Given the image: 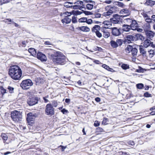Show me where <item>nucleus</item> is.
<instances>
[{"mask_svg": "<svg viewBox=\"0 0 155 155\" xmlns=\"http://www.w3.org/2000/svg\"><path fill=\"white\" fill-rule=\"evenodd\" d=\"M61 112L64 114H65L66 113H67L68 112V110H66L65 109H63L62 110H61Z\"/></svg>", "mask_w": 155, "mask_h": 155, "instance_id": "603ef678", "label": "nucleus"}, {"mask_svg": "<svg viewBox=\"0 0 155 155\" xmlns=\"http://www.w3.org/2000/svg\"><path fill=\"white\" fill-rule=\"evenodd\" d=\"M133 20L130 18H127L125 19V21L127 23H131L132 21Z\"/></svg>", "mask_w": 155, "mask_h": 155, "instance_id": "a18cd8bd", "label": "nucleus"}, {"mask_svg": "<svg viewBox=\"0 0 155 155\" xmlns=\"http://www.w3.org/2000/svg\"><path fill=\"white\" fill-rule=\"evenodd\" d=\"M38 97L29 98L27 100V103L29 106H33L38 103Z\"/></svg>", "mask_w": 155, "mask_h": 155, "instance_id": "9b49d317", "label": "nucleus"}, {"mask_svg": "<svg viewBox=\"0 0 155 155\" xmlns=\"http://www.w3.org/2000/svg\"><path fill=\"white\" fill-rule=\"evenodd\" d=\"M145 70L140 67H139L138 69L136 70L137 72L139 73L143 72Z\"/></svg>", "mask_w": 155, "mask_h": 155, "instance_id": "c9c22d12", "label": "nucleus"}, {"mask_svg": "<svg viewBox=\"0 0 155 155\" xmlns=\"http://www.w3.org/2000/svg\"><path fill=\"white\" fill-rule=\"evenodd\" d=\"M143 86V84L140 83L137 84V88L141 89H142Z\"/></svg>", "mask_w": 155, "mask_h": 155, "instance_id": "a19ab883", "label": "nucleus"}, {"mask_svg": "<svg viewBox=\"0 0 155 155\" xmlns=\"http://www.w3.org/2000/svg\"><path fill=\"white\" fill-rule=\"evenodd\" d=\"M28 51L34 57L36 56V51L35 49L30 48L28 49Z\"/></svg>", "mask_w": 155, "mask_h": 155, "instance_id": "5701e85b", "label": "nucleus"}, {"mask_svg": "<svg viewBox=\"0 0 155 155\" xmlns=\"http://www.w3.org/2000/svg\"><path fill=\"white\" fill-rule=\"evenodd\" d=\"M45 113L48 116H52L54 114V109L51 104H48L46 106Z\"/></svg>", "mask_w": 155, "mask_h": 155, "instance_id": "0eeeda50", "label": "nucleus"}, {"mask_svg": "<svg viewBox=\"0 0 155 155\" xmlns=\"http://www.w3.org/2000/svg\"><path fill=\"white\" fill-rule=\"evenodd\" d=\"M34 115L31 113H29L27 114V120L28 123H30V121H33L34 119Z\"/></svg>", "mask_w": 155, "mask_h": 155, "instance_id": "6ab92c4d", "label": "nucleus"}, {"mask_svg": "<svg viewBox=\"0 0 155 155\" xmlns=\"http://www.w3.org/2000/svg\"><path fill=\"white\" fill-rule=\"evenodd\" d=\"M83 2L80 1H78L74 3V4H76V5H77L78 6H79L80 7L81 5H83Z\"/></svg>", "mask_w": 155, "mask_h": 155, "instance_id": "ea45409f", "label": "nucleus"}, {"mask_svg": "<svg viewBox=\"0 0 155 155\" xmlns=\"http://www.w3.org/2000/svg\"><path fill=\"white\" fill-rule=\"evenodd\" d=\"M70 100L69 99H66L65 100V102L67 103H68L70 102Z\"/></svg>", "mask_w": 155, "mask_h": 155, "instance_id": "338daca9", "label": "nucleus"}, {"mask_svg": "<svg viewBox=\"0 0 155 155\" xmlns=\"http://www.w3.org/2000/svg\"><path fill=\"white\" fill-rule=\"evenodd\" d=\"M145 33L148 38L150 39L154 37L155 34V33L152 31H146Z\"/></svg>", "mask_w": 155, "mask_h": 155, "instance_id": "f3484780", "label": "nucleus"}, {"mask_svg": "<svg viewBox=\"0 0 155 155\" xmlns=\"http://www.w3.org/2000/svg\"><path fill=\"white\" fill-rule=\"evenodd\" d=\"M43 99L44 101L45 102V103H47L49 101L46 98V97H43Z\"/></svg>", "mask_w": 155, "mask_h": 155, "instance_id": "bf43d9fd", "label": "nucleus"}, {"mask_svg": "<svg viewBox=\"0 0 155 155\" xmlns=\"http://www.w3.org/2000/svg\"><path fill=\"white\" fill-rule=\"evenodd\" d=\"M53 107H56L58 105V104L57 101H56L54 100L52 101V104Z\"/></svg>", "mask_w": 155, "mask_h": 155, "instance_id": "4c0bfd02", "label": "nucleus"}, {"mask_svg": "<svg viewBox=\"0 0 155 155\" xmlns=\"http://www.w3.org/2000/svg\"><path fill=\"white\" fill-rule=\"evenodd\" d=\"M139 47V50L140 53L143 55H146L147 51H145L143 46L142 45H140Z\"/></svg>", "mask_w": 155, "mask_h": 155, "instance_id": "a878e982", "label": "nucleus"}, {"mask_svg": "<svg viewBox=\"0 0 155 155\" xmlns=\"http://www.w3.org/2000/svg\"><path fill=\"white\" fill-rule=\"evenodd\" d=\"M96 131L97 132H103V129L101 127H98L97 128Z\"/></svg>", "mask_w": 155, "mask_h": 155, "instance_id": "de8ad7c7", "label": "nucleus"}, {"mask_svg": "<svg viewBox=\"0 0 155 155\" xmlns=\"http://www.w3.org/2000/svg\"><path fill=\"white\" fill-rule=\"evenodd\" d=\"M37 58L41 61H46L47 58L45 55L41 52H38L37 55Z\"/></svg>", "mask_w": 155, "mask_h": 155, "instance_id": "4468645a", "label": "nucleus"}, {"mask_svg": "<svg viewBox=\"0 0 155 155\" xmlns=\"http://www.w3.org/2000/svg\"><path fill=\"white\" fill-rule=\"evenodd\" d=\"M94 62L97 64H99L101 63L100 62L97 60H94Z\"/></svg>", "mask_w": 155, "mask_h": 155, "instance_id": "4d7b16f0", "label": "nucleus"}, {"mask_svg": "<svg viewBox=\"0 0 155 155\" xmlns=\"http://www.w3.org/2000/svg\"><path fill=\"white\" fill-rule=\"evenodd\" d=\"M78 21L81 23L86 22L88 24H91L92 23L93 21L91 19H87L86 18L83 17L79 19Z\"/></svg>", "mask_w": 155, "mask_h": 155, "instance_id": "dca6fc26", "label": "nucleus"}, {"mask_svg": "<svg viewBox=\"0 0 155 155\" xmlns=\"http://www.w3.org/2000/svg\"><path fill=\"white\" fill-rule=\"evenodd\" d=\"M73 3L69 2H66L64 4V6L67 8H71L73 6Z\"/></svg>", "mask_w": 155, "mask_h": 155, "instance_id": "7c9ffc66", "label": "nucleus"}, {"mask_svg": "<svg viewBox=\"0 0 155 155\" xmlns=\"http://www.w3.org/2000/svg\"><path fill=\"white\" fill-rule=\"evenodd\" d=\"M131 29V28L130 25L124 24L122 26V30L126 32H128Z\"/></svg>", "mask_w": 155, "mask_h": 155, "instance_id": "aec40b11", "label": "nucleus"}, {"mask_svg": "<svg viewBox=\"0 0 155 155\" xmlns=\"http://www.w3.org/2000/svg\"><path fill=\"white\" fill-rule=\"evenodd\" d=\"M95 4L96 3L94 1L89 0L86 5V7H85V8L88 10H91L93 8L94 6L95 5Z\"/></svg>", "mask_w": 155, "mask_h": 155, "instance_id": "ddd939ff", "label": "nucleus"}, {"mask_svg": "<svg viewBox=\"0 0 155 155\" xmlns=\"http://www.w3.org/2000/svg\"><path fill=\"white\" fill-rule=\"evenodd\" d=\"M1 136L2 139L5 140H7L8 139V137L7 135L5 133H2Z\"/></svg>", "mask_w": 155, "mask_h": 155, "instance_id": "2f4dec72", "label": "nucleus"}, {"mask_svg": "<svg viewBox=\"0 0 155 155\" xmlns=\"http://www.w3.org/2000/svg\"><path fill=\"white\" fill-rule=\"evenodd\" d=\"M95 17L96 18H99L101 16V15L99 13H96L95 15Z\"/></svg>", "mask_w": 155, "mask_h": 155, "instance_id": "6e6d98bb", "label": "nucleus"}, {"mask_svg": "<svg viewBox=\"0 0 155 155\" xmlns=\"http://www.w3.org/2000/svg\"><path fill=\"white\" fill-rule=\"evenodd\" d=\"M45 53L48 55L50 58H54L58 54L59 51H55L51 49L48 48L45 50Z\"/></svg>", "mask_w": 155, "mask_h": 155, "instance_id": "6e6552de", "label": "nucleus"}, {"mask_svg": "<svg viewBox=\"0 0 155 155\" xmlns=\"http://www.w3.org/2000/svg\"><path fill=\"white\" fill-rule=\"evenodd\" d=\"M68 60L65 56L60 52H58L56 56L52 59L55 64L61 65L65 64Z\"/></svg>", "mask_w": 155, "mask_h": 155, "instance_id": "f03ea898", "label": "nucleus"}, {"mask_svg": "<svg viewBox=\"0 0 155 155\" xmlns=\"http://www.w3.org/2000/svg\"><path fill=\"white\" fill-rule=\"evenodd\" d=\"M105 8L107 11L106 12H104L103 13V15L107 17L115 12L116 11V8L114 7L107 6Z\"/></svg>", "mask_w": 155, "mask_h": 155, "instance_id": "423d86ee", "label": "nucleus"}, {"mask_svg": "<svg viewBox=\"0 0 155 155\" xmlns=\"http://www.w3.org/2000/svg\"><path fill=\"white\" fill-rule=\"evenodd\" d=\"M7 88L10 93H12L14 92V88L13 87L8 86Z\"/></svg>", "mask_w": 155, "mask_h": 155, "instance_id": "58836bf2", "label": "nucleus"}, {"mask_svg": "<svg viewBox=\"0 0 155 155\" xmlns=\"http://www.w3.org/2000/svg\"><path fill=\"white\" fill-rule=\"evenodd\" d=\"M144 96L146 97H149L152 96L151 94H149L148 92H145L144 94Z\"/></svg>", "mask_w": 155, "mask_h": 155, "instance_id": "c03bdc74", "label": "nucleus"}, {"mask_svg": "<svg viewBox=\"0 0 155 155\" xmlns=\"http://www.w3.org/2000/svg\"><path fill=\"white\" fill-rule=\"evenodd\" d=\"M72 7H73V8L74 9H78L79 8H80L79 6H78V5H76V4H75L74 5H73V6Z\"/></svg>", "mask_w": 155, "mask_h": 155, "instance_id": "09e8293b", "label": "nucleus"}, {"mask_svg": "<svg viewBox=\"0 0 155 155\" xmlns=\"http://www.w3.org/2000/svg\"><path fill=\"white\" fill-rule=\"evenodd\" d=\"M96 36L99 38H101L102 36V34L100 31H97L95 33Z\"/></svg>", "mask_w": 155, "mask_h": 155, "instance_id": "79ce46f5", "label": "nucleus"}, {"mask_svg": "<svg viewBox=\"0 0 155 155\" xmlns=\"http://www.w3.org/2000/svg\"><path fill=\"white\" fill-rule=\"evenodd\" d=\"M110 20L111 22L113 24H120L122 21L121 16L117 14L114 15L113 17L110 18Z\"/></svg>", "mask_w": 155, "mask_h": 155, "instance_id": "9d476101", "label": "nucleus"}, {"mask_svg": "<svg viewBox=\"0 0 155 155\" xmlns=\"http://www.w3.org/2000/svg\"><path fill=\"white\" fill-rule=\"evenodd\" d=\"M101 27L99 25H95L92 28V31L93 32L96 33L100 30Z\"/></svg>", "mask_w": 155, "mask_h": 155, "instance_id": "393cba45", "label": "nucleus"}, {"mask_svg": "<svg viewBox=\"0 0 155 155\" xmlns=\"http://www.w3.org/2000/svg\"><path fill=\"white\" fill-rule=\"evenodd\" d=\"M78 30H80L84 32H89L90 31V29L87 26H83L79 27L77 28Z\"/></svg>", "mask_w": 155, "mask_h": 155, "instance_id": "412c9836", "label": "nucleus"}, {"mask_svg": "<svg viewBox=\"0 0 155 155\" xmlns=\"http://www.w3.org/2000/svg\"><path fill=\"white\" fill-rule=\"evenodd\" d=\"M95 100V101L97 102H98L101 101L100 98L98 97H97L96 98Z\"/></svg>", "mask_w": 155, "mask_h": 155, "instance_id": "13d9d810", "label": "nucleus"}, {"mask_svg": "<svg viewBox=\"0 0 155 155\" xmlns=\"http://www.w3.org/2000/svg\"><path fill=\"white\" fill-rule=\"evenodd\" d=\"M33 84L31 80L27 79L23 81L20 84V86L24 90H27Z\"/></svg>", "mask_w": 155, "mask_h": 155, "instance_id": "39448f33", "label": "nucleus"}, {"mask_svg": "<svg viewBox=\"0 0 155 155\" xmlns=\"http://www.w3.org/2000/svg\"><path fill=\"white\" fill-rule=\"evenodd\" d=\"M112 34L115 36H119L121 34V30L120 28H117L116 27H114L111 28Z\"/></svg>", "mask_w": 155, "mask_h": 155, "instance_id": "f8f14e48", "label": "nucleus"}, {"mask_svg": "<svg viewBox=\"0 0 155 155\" xmlns=\"http://www.w3.org/2000/svg\"><path fill=\"white\" fill-rule=\"evenodd\" d=\"M123 43V41L121 39H117L115 41L114 40H111L110 41V45L113 48H116L118 46H120Z\"/></svg>", "mask_w": 155, "mask_h": 155, "instance_id": "1a4fd4ad", "label": "nucleus"}, {"mask_svg": "<svg viewBox=\"0 0 155 155\" xmlns=\"http://www.w3.org/2000/svg\"><path fill=\"white\" fill-rule=\"evenodd\" d=\"M144 47L147 48L148 47H152L153 46V42H151L150 40L146 39L143 42Z\"/></svg>", "mask_w": 155, "mask_h": 155, "instance_id": "2eb2a0df", "label": "nucleus"}, {"mask_svg": "<svg viewBox=\"0 0 155 155\" xmlns=\"http://www.w3.org/2000/svg\"><path fill=\"white\" fill-rule=\"evenodd\" d=\"M0 89L1 90L2 94H4L7 93V90L4 89V88L2 86H1L0 87Z\"/></svg>", "mask_w": 155, "mask_h": 155, "instance_id": "e433bc0d", "label": "nucleus"}, {"mask_svg": "<svg viewBox=\"0 0 155 155\" xmlns=\"http://www.w3.org/2000/svg\"><path fill=\"white\" fill-rule=\"evenodd\" d=\"M103 36L105 38H107L110 36V33L108 32L107 30L103 31Z\"/></svg>", "mask_w": 155, "mask_h": 155, "instance_id": "c756f323", "label": "nucleus"}, {"mask_svg": "<svg viewBox=\"0 0 155 155\" xmlns=\"http://www.w3.org/2000/svg\"><path fill=\"white\" fill-rule=\"evenodd\" d=\"M152 18V19L155 22V15H153L152 16V17H151Z\"/></svg>", "mask_w": 155, "mask_h": 155, "instance_id": "774afa93", "label": "nucleus"}, {"mask_svg": "<svg viewBox=\"0 0 155 155\" xmlns=\"http://www.w3.org/2000/svg\"><path fill=\"white\" fill-rule=\"evenodd\" d=\"M145 4L147 5L152 6L155 4V1L151 0H147L145 2Z\"/></svg>", "mask_w": 155, "mask_h": 155, "instance_id": "bb28decb", "label": "nucleus"}, {"mask_svg": "<svg viewBox=\"0 0 155 155\" xmlns=\"http://www.w3.org/2000/svg\"><path fill=\"white\" fill-rule=\"evenodd\" d=\"M72 22L73 23H75L77 22V21L76 18V17L74 16H73L72 17Z\"/></svg>", "mask_w": 155, "mask_h": 155, "instance_id": "37998d69", "label": "nucleus"}, {"mask_svg": "<svg viewBox=\"0 0 155 155\" xmlns=\"http://www.w3.org/2000/svg\"><path fill=\"white\" fill-rule=\"evenodd\" d=\"M120 13L121 14H124L126 15H130V11L127 9H123L120 11Z\"/></svg>", "mask_w": 155, "mask_h": 155, "instance_id": "c85d7f7f", "label": "nucleus"}, {"mask_svg": "<svg viewBox=\"0 0 155 155\" xmlns=\"http://www.w3.org/2000/svg\"><path fill=\"white\" fill-rule=\"evenodd\" d=\"M108 122V119L106 118H104L102 122V124L104 125H106L108 124L107 122Z\"/></svg>", "mask_w": 155, "mask_h": 155, "instance_id": "72a5a7b5", "label": "nucleus"}, {"mask_svg": "<svg viewBox=\"0 0 155 155\" xmlns=\"http://www.w3.org/2000/svg\"><path fill=\"white\" fill-rule=\"evenodd\" d=\"M127 38L128 41V42H131V41H134L135 40V36L132 35H128L127 36Z\"/></svg>", "mask_w": 155, "mask_h": 155, "instance_id": "cd10ccee", "label": "nucleus"}, {"mask_svg": "<svg viewBox=\"0 0 155 155\" xmlns=\"http://www.w3.org/2000/svg\"><path fill=\"white\" fill-rule=\"evenodd\" d=\"M129 144L130 145L133 146L134 145V141H130L129 142Z\"/></svg>", "mask_w": 155, "mask_h": 155, "instance_id": "052dcab7", "label": "nucleus"}, {"mask_svg": "<svg viewBox=\"0 0 155 155\" xmlns=\"http://www.w3.org/2000/svg\"><path fill=\"white\" fill-rule=\"evenodd\" d=\"M135 40H142L144 39V37L140 34H136L135 36Z\"/></svg>", "mask_w": 155, "mask_h": 155, "instance_id": "b1692460", "label": "nucleus"}, {"mask_svg": "<svg viewBox=\"0 0 155 155\" xmlns=\"http://www.w3.org/2000/svg\"><path fill=\"white\" fill-rule=\"evenodd\" d=\"M12 22L13 24H14L15 26V27H19V28H20V26H19V25L18 24H17L16 23H15V22H14V21H12Z\"/></svg>", "mask_w": 155, "mask_h": 155, "instance_id": "680f3d73", "label": "nucleus"}, {"mask_svg": "<svg viewBox=\"0 0 155 155\" xmlns=\"http://www.w3.org/2000/svg\"><path fill=\"white\" fill-rule=\"evenodd\" d=\"M125 50L126 54L128 55H131L134 57L137 56V50L135 48H133L130 45H128Z\"/></svg>", "mask_w": 155, "mask_h": 155, "instance_id": "20e7f679", "label": "nucleus"}, {"mask_svg": "<svg viewBox=\"0 0 155 155\" xmlns=\"http://www.w3.org/2000/svg\"><path fill=\"white\" fill-rule=\"evenodd\" d=\"M146 22L148 23H150L151 22V19L150 18H147L145 19Z\"/></svg>", "mask_w": 155, "mask_h": 155, "instance_id": "864d4df0", "label": "nucleus"}, {"mask_svg": "<svg viewBox=\"0 0 155 155\" xmlns=\"http://www.w3.org/2000/svg\"><path fill=\"white\" fill-rule=\"evenodd\" d=\"M107 71H111V72H114L115 71H114L112 68H110V67L109 68Z\"/></svg>", "mask_w": 155, "mask_h": 155, "instance_id": "69168bd1", "label": "nucleus"}, {"mask_svg": "<svg viewBox=\"0 0 155 155\" xmlns=\"http://www.w3.org/2000/svg\"><path fill=\"white\" fill-rule=\"evenodd\" d=\"M122 153V155H129V153L126 152H121Z\"/></svg>", "mask_w": 155, "mask_h": 155, "instance_id": "0e129e2a", "label": "nucleus"}, {"mask_svg": "<svg viewBox=\"0 0 155 155\" xmlns=\"http://www.w3.org/2000/svg\"><path fill=\"white\" fill-rule=\"evenodd\" d=\"M44 44L45 45H51V43L48 41H46L45 42Z\"/></svg>", "mask_w": 155, "mask_h": 155, "instance_id": "e2e57ef3", "label": "nucleus"}, {"mask_svg": "<svg viewBox=\"0 0 155 155\" xmlns=\"http://www.w3.org/2000/svg\"><path fill=\"white\" fill-rule=\"evenodd\" d=\"M8 73L10 76L14 80H19L21 78L22 71L18 66L13 65L11 66L9 69Z\"/></svg>", "mask_w": 155, "mask_h": 155, "instance_id": "f257e3e1", "label": "nucleus"}, {"mask_svg": "<svg viewBox=\"0 0 155 155\" xmlns=\"http://www.w3.org/2000/svg\"><path fill=\"white\" fill-rule=\"evenodd\" d=\"M100 125L99 123L97 121H95L94 124V125L95 127H98Z\"/></svg>", "mask_w": 155, "mask_h": 155, "instance_id": "3c124183", "label": "nucleus"}, {"mask_svg": "<svg viewBox=\"0 0 155 155\" xmlns=\"http://www.w3.org/2000/svg\"><path fill=\"white\" fill-rule=\"evenodd\" d=\"M148 52L150 57L152 58L154 54L153 50H150L148 51Z\"/></svg>", "mask_w": 155, "mask_h": 155, "instance_id": "473e14b6", "label": "nucleus"}, {"mask_svg": "<svg viewBox=\"0 0 155 155\" xmlns=\"http://www.w3.org/2000/svg\"><path fill=\"white\" fill-rule=\"evenodd\" d=\"M121 68L124 70H126L129 68V65L125 64H123L121 66Z\"/></svg>", "mask_w": 155, "mask_h": 155, "instance_id": "f704fd0d", "label": "nucleus"}, {"mask_svg": "<svg viewBox=\"0 0 155 155\" xmlns=\"http://www.w3.org/2000/svg\"><path fill=\"white\" fill-rule=\"evenodd\" d=\"M84 13L86 15H89L92 14V12H91L88 11H85L84 12Z\"/></svg>", "mask_w": 155, "mask_h": 155, "instance_id": "5fc2aeb1", "label": "nucleus"}, {"mask_svg": "<svg viewBox=\"0 0 155 155\" xmlns=\"http://www.w3.org/2000/svg\"><path fill=\"white\" fill-rule=\"evenodd\" d=\"M130 25L131 28V29L135 30H136V28L138 26V24L136 21L133 20L131 24Z\"/></svg>", "mask_w": 155, "mask_h": 155, "instance_id": "a211bd4d", "label": "nucleus"}, {"mask_svg": "<svg viewBox=\"0 0 155 155\" xmlns=\"http://www.w3.org/2000/svg\"><path fill=\"white\" fill-rule=\"evenodd\" d=\"M102 67L105 69H106L107 70H108L109 67V66L106 65L105 64H103L102 65Z\"/></svg>", "mask_w": 155, "mask_h": 155, "instance_id": "8fccbe9b", "label": "nucleus"}, {"mask_svg": "<svg viewBox=\"0 0 155 155\" xmlns=\"http://www.w3.org/2000/svg\"><path fill=\"white\" fill-rule=\"evenodd\" d=\"M117 6L120 7H122L124 5V4L123 3L120 2H117Z\"/></svg>", "mask_w": 155, "mask_h": 155, "instance_id": "49530a36", "label": "nucleus"}, {"mask_svg": "<svg viewBox=\"0 0 155 155\" xmlns=\"http://www.w3.org/2000/svg\"><path fill=\"white\" fill-rule=\"evenodd\" d=\"M11 117L13 120L16 123L21 121L22 118V113L16 110L11 113Z\"/></svg>", "mask_w": 155, "mask_h": 155, "instance_id": "7ed1b4c3", "label": "nucleus"}, {"mask_svg": "<svg viewBox=\"0 0 155 155\" xmlns=\"http://www.w3.org/2000/svg\"><path fill=\"white\" fill-rule=\"evenodd\" d=\"M71 21V19L68 17V16H66L64 18L61 20V21L62 23L66 24H68Z\"/></svg>", "mask_w": 155, "mask_h": 155, "instance_id": "4be33fe9", "label": "nucleus"}]
</instances>
